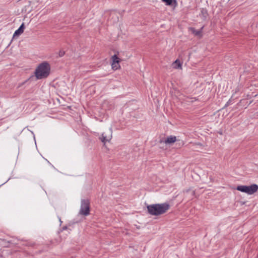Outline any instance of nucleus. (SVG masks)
I'll use <instances>...</instances> for the list:
<instances>
[{"label": "nucleus", "instance_id": "obj_10", "mask_svg": "<svg viewBox=\"0 0 258 258\" xmlns=\"http://www.w3.org/2000/svg\"><path fill=\"white\" fill-rule=\"evenodd\" d=\"M172 67L174 69H181V63L178 59H176L175 61H174L172 63Z\"/></svg>", "mask_w": 258, "mask_h": 258}, {"label": "nucleus", "instance_id": "obj_2", "mask_svg": "<svg viewBox=\"0 0 258 258\" xmlns=\"http://www.w3.org/2000/svg\"><path fill=\"white\" fill-rule=\"evenodd\" d=\"M50 66L47 62H43L40 64L35 72V77L37 79H42L47 78L50 73Z\"/></svg>", "mask_w": 258, "mask_h": 258}, {"label": "nucleus", "instance_id": "obj_4", "mask_svg": "<svg viewBox=\"0 0 258 258\" xmlns=\"http://www.w3.org/2000/svg\"><path fill=\"white\" fill-rule=\"evenodd\" d=\"M258 190V185L252 184L250 185H243V192L248 195L255 193Z\"/></svg>", "mask_w": 258, "mask_h": 258}, {"label": "nucleus", "instance_id": "obj_5", "mask_svg": "<svg viewBox=\"0 0 258 258\" xmlns=\"http://www.w3.org/2000/svg\"><path fill=\"white\" fill-rule=\"evenodd\" d=\"M112 134L111 128L107 130L102 134V137L100 138L101 141L104 143L109 142L112 138Z\"/></svg>", "mask_w": 258, "mask_h": 258}, {"label": "nucleus", "instance_id": "obj_15", "mask_svg": "<svg viewBox=\"0 0 258 258\" xmlns=\"http://www.w3.org/2000/svg\"><path fill=\"white\" fill-rule=\"evenodd\" d=\"M174 2L176 4V1L175 0H174Z\"/></svg>", "mask_w": 258, "mask_h": 258}, {"label": "nucleus", "instance_id": "obj_11", "mask_svg": "<svg viewBox=\"0 0 258 258\" xmlns=\"http://www.w3.org/2000/svg\"><path fill=\"white\" fill-rule=\"evenodd\" d=\"M201 14L203 16L204 19H206L208 15L207 10L205 9H202L201 10Z\"/></svg>", "mask_w": 258, "mask_h": 258}, {"label": "nucleus", "instance_id": "obj_14", "mask_svg": "<svg viewBox=\"0 0 258 258\" xmlns=\"http://www.w3.org/2000/svg\"><path fill=\"white\" fill-rule=\"evenodd\" d=\"M236 189L238 190L242 191V185H239L237 187Z\"/></svg>", "mask_w": 258, "mask_h": 258}, {"label": "nucleus", "instance_id": "obj_12", "mask_svg": "<svg viewBox=\"0 0 258 258\" xmlns=\"http://www.w3.org/2000/svg\"><path fill=\"white\" fill-rule=\"evenodd\" d=\"M163 2L166 3V5L171 6L172 5L173 0H162Z\"/></svg>", "mask_w": 258, "mask_h": 258}, {"label": "nucleus", "instance_id": "obj_1", "mask_svg": "<svg viewBox=\"0 0 258 258\" xmlns=\"http://www.w3.org/2000/svg\"><path fill=\"white\" fill-rule=\"evenodd\" d=\"M170 205L168 203L152 204L147 206L149 214L153 216H159L166 213L170 209Z\"/></svg>", "mask_w": 258, "mask_h": 258}, {"label": "nucleus", "instance_id": "obj_13", "mask_svg": "<svg viewBox=\"0 0 258 258\" xmlns=\"http://www.w3.org/2000/svg\"><path fill=\"white\" fill-rule=\"evenodd\" d=\"M64 53H65V52L64 51L60 50V51H59V52L58 53V55L59 57H62L64 55Z\"/></svg>", "mask_w": 258, "mask_h": 258}, {"label": "nucleus", "instance_id": "obj_7", "mask_svg": "<svg viewBox=\"0 0 258 258\" xmlns=\"http://www.w3.org/2000/svg\"><path fill=\"white\" fill-rule=\"evenodd\" d=\"M176 141V137L173 136L168 137L167 139L164 141L166 144H170L174 143Z\"/></svg>", "mask_w": 258, "mask_h": 258}, {"label": "nucleus", "instance_id": "obj_8", "mask_svg": "<svg viewBox=\"0 0 258 258\" xmlns=\"http://www.w3.org/2000/svg\"><path fill=\"white\" fill-rule=\"evenodd\" d=\"M24 23H23L20 26V27L19 28V29L15 32V33L13 35V37H15L16 36H19V35L22 34L24 31Z\"/></svg>", "mask_w": 258, "mask_h": 258}, {"label": "nucleus", "instance_id": "obj_3", "mask_svg": "<svg viewBox=\"0 0 258 258\" xmlns=\"http://www.w3.org/2000/svg\"><path fill=\"white\" fill-rule=\"evenodd\" d=\"M79 213L81 215L87 216L90 213V202L88 199L81 201V208Z\"/></svg>", "mask_w": 258, "mask_h": 258}, {"label": "nucleus", "instance_id": "obj_9", "mask_svg": "<svg viewBox=\"0 0 258 258\" xmlns=\"http://www.w3.org/2000/svg\"><path fill=\"white\" fill-rule=\"evenodd\" d=\"M203 27H202L200 30H196L194 28H190V29L191 32L197 36L201 37L202 36V32Z\"/></svg>", "mask_w": 258, "mask_h": 258}, {"label": "nucleus", "instance_id": "obj_16", "mask_svg": "<svg viewBox=\"0 0 258 258\" xmlns=\"http://www.w3.org/2000/svg\"><path fill=\"white\" fill-rule=\"evenodd\" d=\"M0 240L2 241V240L1 239H0Z\"/></svg>", "mask_w": 258, "mask_h": 258}, {"label": "nucleus", "instance_id": "obj_6", "mask_svg": "<svg viewBox=\"0 0 258 258\" xmlns=\"http://www.w3.org/2000/svg\"><path fill=\"white\" fill-rule=\"evenodd\" d=\"M112 62L111 64L112 68L114 70H116L120 67L119 64V58L117 56L116 54L113 55L111 57Z\"/></svg>", "mask_w": 258, "mask_h": 258}]
</instances>
